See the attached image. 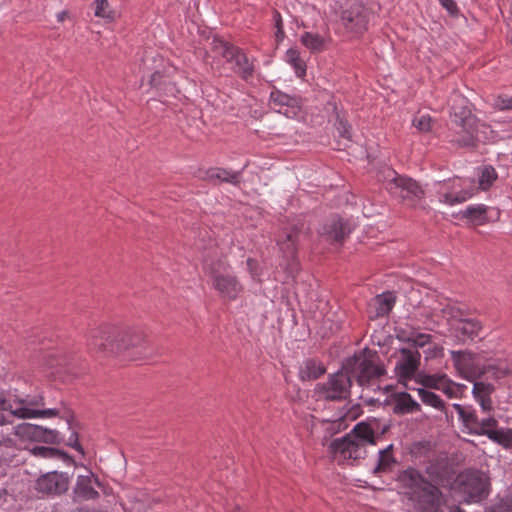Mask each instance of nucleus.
Returning <instances> with one entry per match:
<instances>
[{"label": "nucleus", "instance_id": "f257e3e1", "mask_svg": "<svg viewBox=\"0 0 512 512\" xmlns=\"http://www.w3.org/2000/svg\"><path fill=\"white\" fill-rule=\"evenodd\" d=\"M87 347L103 357L138 361L152 355L146 335L140 329L102 324L88 330Z\"/></svg>", "mask_w": 512, "mask_h": 512}, {"label": "nucleus", "instance_id": "f03ea898", "mask_svg": "<svg viewBox=\"0 0 512 512\" xmlns=\"http://www.w3.org/2000/svg\"><path fill=\"white\" fill-rule=\"evenodd\" d=\"M450 102V127L446 134L449 142L459 147H474L479 142L495 140V131L472 114L466 98L456 94Z\"/></svg>", "mask_w": 512, "mask_h": 512}, {"label": "nucleus", "instance_id": "7ed1b4c3", "mask_svg": "<svg viewBox=\"0 0 512 512\" xmlns=\"http://www.w3.org/2000/svg\"><path fill=\"white\" fill-rule=\"evenodd\" d=\"M398 482L405 489L411 512H439L441 492L418 470L408 468L402 471L398 476Z\"/></svg>", "mask_w": 512, "mask_h": 512}, {"label": "nucleus", "instance_id": "20e7f679", "mask_svg": "<svg viewBox=\"0 0 512 512\" xmlns=\"http://www.w3.org/2000/svg\"><path fill=\"white\" fill-rule=\"evenodd\" d=\"M375 444L374 429L369 424L360 422L344 437L334 439L329 449L339 464H345L364 458L367 447Z\"/></svg>", "mask_w": 512, "mask_h": 512}, {"label": "nucleus", "instance_id": "39448f33", "mask_svg": "<svg viewBox=\"0 0 512 512\" xmlns=\"http://www.w3.org/2000/svg\"><path fill=\"white\" fill-rule=\"evenodd\" d=\"M10 422L0 412V446L21 449L27 441L59 444L61 437L56 430L47 429L31 423L9 426Z\"/></svg>", "mask_w": 512, "mask_h": 512}, {"label": "nucleus", "instance_id": "423d86ee", "mask_svg": "<svg viewBox=\"0 0 512 512\" xmlns=\"http://www.w3.org/2000/svg\"><path fill=\"white\" fill-rule=\"evenodd\" d=\"M344 369L359 387L374 392L382 389L381 382L387 373L378 355L370 350H363L349 358Z\"/></svg>", "mask_w": 512, "mask_h": 512}, {"label": "nucleus", "instance_id": "0eeeda50", "mask_svg": "<svg viewBox=\"0 0 512 512\" xmlns=\"http://www.w3.org/2000/svg\"><path fill=\"white\" fill-rule=\"evenodd\" d=\"M451 358L459 375L470 381L489 374L491 378H499L505 374L506 368L486 363L484 356L470 351H451Z\"/></svg>", "mask_w": 512, "mask_h": 512}, {"label": "nucleus", "instance_id": "6e6552de", "mask_svg": "<svg viewBox=\"0 0 512 512\" xmlns=\"http://www.w3.org/2000/svg\"><path fill=\"white\" fill-rule=\"evenodd\" d=\"M207 271L212 280V287L221 299L231 302L237 300L242 294L243 285L225 263L212 264L207 268Z\"/></svg>", "mask_w": 512, "mask_h": 512}, {"label": "nucleus", "instance_id": "1a4fd4ad", "mask_svg": "<svg viewBox=\"0 0 512 512\" xmlns=\"http://www.w3.org/2000/svg\"><path fill=\"white\" fill-rule=\"evenodd\" d=\"M435 192L441 203L453 206L473 197L477 192V186L472 178L454 177L436 183Z\"/></svg>", "mask_w": 512, "mask_h": 512}, {"label": "nucleus", "instance_id": "9d476101", "mask_svg": "<svg viewBox=\"0 0 512 512\" xmlns=\"http://www.w3.org/2000/svg\"><path fill=\"white\" fill-rule=\"evenodd\" d=\"M351 387L352 380L343 366L341 371L329 376L326 382L317 384L314 393L320 399L341 400L348 397Z\"/></svg>", "mask_w": 512, "mask_h": 512}, {"label": "nucleus", "instance_id": "9b49d317", "mask_svg": "<svg viewBox=\"0 0 512 512\" xmlns=\"http://www.w3.org/2000/svg\"><path fill=\"white\" fill-rule=\"evenodd\" d=\"M9 405L16 407L20 412H14L15 409H9V412L19 419L32 418H51L58 415L57 409H39L44 405L42 396L18 398L17 396L9 397Z\"/></svg>", "mask_w": 512, "mask_h": 512}, {"label": "nucleus", "instance_id": "f8f14e48", "mask_svg": "<svg viewBox=\"0 0 512 512\" xmlns=\"http://www.w3.org/2000/svg\"><path fill=\"white\" fill-rule=\"evenodd\" d=\"M370 11L361 3L343 7L339 14L341 26L349 33L361 34L367 30Z\"/></svg>", "mask_w": 512, "mask_h": 512}, {"label": "nucleus", "instance_id": "ddd939ff", "mask_svg": "<svg viewBox=\"0 0 512 512\" xmlns=\"http://www.w3.org/2000/svg\"><path fill=\"white\" fill-rule=\"evenodd\" d=\"M459 483L463 493L473 501H478L488 494V478L479 471H467L459 475Z\"/></svg>", "mask_w": 512, "mask_h": 512}, {"label": "nucleus", "instance_id": "4468645a", "mask_svg": "<svg viewBox=\"0 0 512 512\" xmlns=\"http://www.w3.org/2000/svg\"><path fill=\"white\" fill-rule=\"evenodd\" d=\"M450 315L453 318L451 330L459 340L471 339L479 337L483 331L481 321L475 318H463L462 313L458 310L450 309Z\"/></svg>", "mask_w": 512, "mask_h": 512}, {"label": "nucleus", "instance_id": "2eb2a0df", "mask_svg": "<svg viewBox=\"0 0 512 512\" xmlns=\"http://www.w3.org/2000/svg\"><path fill=\"white\" fill-rule=\"evenodd\" d=\"M219 53L227 62L234 63L235 71L243 78L246 79L253 74V65L238 47L222 42L219 45Z\"/></svg>", "mask_w": 512, "mask_h": 512}, {"label": "nucleus", "instance_id": "dca6fc26", "mask_svg": "<svg viewBox=\"0 0 512 512\" xmlns=\"http://www.w3.org/2000/svg\"><path fill=\"white\" fill-rule=\"evenodd\" d=\"M270 104L278 113L285 115L287 118H296L302 108L299 97L291 96L277 89L270 93Z\"/></svg>", "mask_w": 512, "mask_h": 512}, {"label": "nucleus", "instance_id": "f3484780", "mask_svg": "<svg viewBox=\"0 0 512 512\" xmlns=\"http://www.w3.org/2000/svg\"><path fill=\"white\" fill-rule=\"evenodd\" d=\"M399 352L395 370L401 379L410 380L419 368L421 355L417 350L407 348H402Z\"/></svg>", "mask_w": 512, "mask_h": 512}, {"label": "nucleus", "instance_id": "a211bd4d", "mask_svg": "<svg viewBox=\"0 0 512 512\" xmlns=\"http://www.w3.org/2000/svg\"><path fill=\"white\" fill-rule=\"evenodd\" d=\"M350 232L347 222L339 217H333L323 225L320 235L330 243H341Z\"/></svg>", "mask_w": 512, "mask_h": 512}, {"label": "nucleus", "instance_id": "6ab92c4d", "mask_svg": "<svg viewBox=\"0 0 512 512\" xmlns=\"http://www.w3.org/2000/svg\"><path fill=\"white\" fill-rule=\"evenodd\" d=\"M36 489L42 493L61 494L68 489V479L62 473L50 472L37 480Z\"/></svg>", "mask_w": 512, "mask_h": 512}, {"label": "nucleus", "instance_id": "aec40b11", "mask_svg": "<svg viewBox=\"0 0 512 512\" xmlns=\"http://www.w3.org/2000/svg\"><path fill=\"white\" fill-rule=\"evenodd\" d=\"M393 181L398 190L396 193L402 199L416 201L423 198L424 192L416 181L403 176H397Z\"/></svg>", "mask_w": 512, "mask_h": 512}, {"label": "nucleus", "instance_id": "412c9836", "mask_svg": "<svg viewBox=\"0 0 512 512\" xmlns=\"http://www.w3.org/2000/svg\"><path fill=\"white\" fill-rule=\"evenodd\" d=\"M297 238L296 231H291L285 235V239L279 243L280 250L288 260L289 274L293 277L294 273L298 270V263L296 261L297 251Z\"/></svg>", "mask_w": 512, "mask_h": 512}, {"label": "nucleus", "instance_id": "4be33fe9", "mask_svg": "<svg viewBox=\"0 0 512 512\" xmlns=\"http://www.w3.org/2000/svg\"><path fill=\"white\" fill-rule=\"evenodd\" d=\"M393 411L395 414H412L421 411L420 404L407 392L393 394Z\"/></svg>", "mask_w": 512, "mask_h": 512}, {"label": "nucleus", "instance_id": "5701e85b", "mask_svg": "<svg viewBox=\"0 0 512 512\" xmlns=\"http://www.w3.org/2000/svg\"><path fill=\"white\" fill-rule=\"evenodd\" d=\"M395 296L391 292H386L376 296L370 303V309L374 310L371 318L383 317L389 314L395 304Z\"/></svg>", "mask_w": 512, "mask_h": 512}, {"label": "nucleus", "instance_id": "b1692460", "mask_svg": "<svg viewBox=\"0 0 512 512\" xmlns=\"http://www.w3.org/2000/svg\"><path fill=\"white\" fill-rule=\"evenodd\" d=\"M330 37L328 35H320L314 32H304L300 37V42L308 49L311 53H319L326 49Z\"/></svg>", "mask_w": 512, "mask_h": 512}, {"label": "nucleus", "instance_id": "393cba45", "mask_svg": "<svg viewBox=\"0 0 512 512\" xmlns=\"http://www.w3.org/2000/svg\"><path fill=\"white\" fill-rule=\"evenodd\" d=\"M453 408L457 412L459 418L462 420L467 432L469 434H476V430L480 429V419L476 411L470 408H465L460 404H453Z\"/></svg>", "mask_w": 512, "mask_h": 512}, {"label": "nucleus", "instance_id": "a878e982", "mask_svg": "<svg viewBox=\"0 0 512 512\" xmlns=\"http://www.w3.org/2000/svg\"><path fill=\"white\" fill-rule=\"evenodd\" d=\"M92 482L93 479L90 475L78 476L74 489L76 498L81 500L96 499L99 496V493L94 489Z\"/></svg>", "mask_w": 512, "mask_h": 512}, {"label": "nucleus", "instance_id": "bb28decb", "mask_svg": "<svg viewBox=\"0 0 512 512\" xmlns=\"http://www.w3.org/2000/svg\"><path fill=\"white\" fill-rule=\"evenodd\" d=\"M326 372L325 366L314 359L305 360L299 369V378L302 381L315 380Z\"/></svg>", "mask_w": 512, "mask_h": 512}, {"label": "nucleus", "instance_id": "cd10ccee", "mask_svg": "<svg viewBox=\"0 0 512 512\" xmlns=\"http://www.w3.org/2000/svg\"><path fill=\"white\" fill-rule=\"evenodd\" d=\"M205 179L209 181L219 180L237 185L240 182V173L222 168H212L206 172Z\"/></svg>", "mask_w": 512, "mask_h": 512}, {"label": "nucleus", "instance_id": "c85d7f7f", "mask_svg": "<svg viewBox=\"0 0 512 512\" xmlns=\"http://www.w3.org/2000/svg\"><path fill=\"white\" fill-rule=\"evenodd\" d=\"M286 62L289 63L295 70L298 77L306 75V64L301 58L300 51L296 48H290L285 53Z\"/></svg>", "mask_w": 512, "mask_h": 512}, {"label": "nucleus", "instance_id": "c756f323", "mask_svg": "<svg viewBox=\"0 0 512 512\" xmlns=\"http://www.w3.org/2000/svg\"><path fill=\"white\" fill-rule=\"evenodd\" d=\"M31 453L34 456L41 457V458H55V459H60L67 463L72 461L71 457L68 454H66L65 452H63L59 449H55V448H51V447L36 446L33 449H31Z\"/></svg>", "mask_w": 512, "mask_h": 512}, {"label": "nucleus", "instance_id": "7c9ffc66", "mask_svg": "<svg viewBox=\"0 0 512 512\" xmlns=\"http://www.w3.org/2000/svg\"><path fill=\"white\" fill-rule=\"evenodd\" d=\"M392 450L393 445H389L387 448L379 452V459L376 467L374 468V473L378 474L391 470V468L395 464V459L393 457Z\"/></svg>", "mask_w": 512, "mask_h": 512}, {"label": "nucleus", "instance_id": "2f4dec72", "mask_svg": "<svg viewBox=\"0 0 512 512\" xmlns=\"http://www.w3.org/2000/svg\"><path fill=\"white\" fill-rule=\"evenodd\" d=\"M417 382L426 388L440 390L441 388H443V384L447 383V375H419Z\"/></svg>", "mask_w": 512, "mask_h": 512}, {"label": "nucleus", "instance_id": "473e14b6", "mask_svg": "<svg viewBox=\"0 0 512 512\" xmlns=\"http://www.w3.org/2000/svg\"><path fill=\"white\" fill-rule=\"evenodd\" d=\"M418 395L421 399V401L428 405V406H431L435 409H438L440 411H443L444 408H445V403L443 402V400L437 395L435 394L434 392H431L429 390H426L424 388H419L418 389Z\"/></svg>", "mask_w": 512, "mask_h": 512}, {"label": "nucleus", "instance_id": "72a5a7b5", "mask_svg": "<svg viewBox=\"0 0 512 512\" xmlns=\"http://www.w3.org/2000/svg\"><path fill=\"white\" fill-rule=\"evenodd\" d=\"M489 439L493 442L508 449L512 446V429L511 428H500L496 429L494 433L489 435Z\"/></svg>", "mask_w": 512, "mask_h": 512}, {"label": "nucleus", "instance_id": "f704fd0d", "mask_svg": "<svg viewBox=\"0 0 512 512\" xmlns=\"http://www.w3.org/2000/svg\"><path fill=\"white\" fill-rule=\"evenodd\" d=\"M95 16L112 21L115 18V12L111 9L108 0H96L93 3Z\"/></svg>", "mask_w": 512, "mask_h": 512}, {"label": "nucleus", "instance_id": "c9c22d12", "mask_svg": "<svg viewBox=\"0 0 512 512\" xmlns=\"http://www.w3.org/2000/svg\"><path fill=\"white\" fill-rule=\"evenodd\" d=\"M497 178L495 169L492 166H485L481 171L479 187L482 190L489 189Z\"/></svg>", "mask_w": 512, "mask_h": 512}, {"label": "nucleus", "instance_id": "e433bc0d", "mask_svg": "<svg viewBox=\"0 0 512 512\" xmlns=\"http://www.w3.org/2000/svg\"><path fill=\"white\" fill-rule=\"evenodd\" d=\"M465 388V385L455 383L447 377V383L443 384V388H441L440 391L449 398H459Z\"/></svg>", "mask_w": 512, "mask_h": 512}, {"label": "nucleus", "instance_id": "4c0bfd02", "mask_svg": "<svg viewBox=\"0 0 512 512\" xmlns=\"http://www.w3.org/2000/svg\"><path fill=\"white\" fill-rule=\"evenodd\" d=\"M493 391H494V386L492 384L480 382V381H476V380L474 381L473 395L476 400L481 399V398L490 397L491 394L493 393Z\"/></svg>", "mask_w": 512, "mask_h": 512}, {"label": "nucleus", "instance_id": "58836bf2", "mask_svg": "<svg viewBox=\"0 0 512 512\" xmlns=\"http://www.w3.org/2000/svg\"><path fill=\"white\" fill-rule=\"evenodd\" d=\"M479 426H480V429L476 430L475 435H479V436L485 435L489 438V435H491V433H494V431L497 429L498 421L494 417H488V418L482 419L480 421Z\"/></svg>", "mask_w": 512, "mask_h": 512}, {"label": "nucleus", "instance_id": "ea45409f", "mask_svg": "<svg viewBox=\"0 0 512 512\" xmlns=\"http://www.w3.org/2000/svg\"><path fill=\"white\" fill-rule=\"evenodd\" d=\"M492 106L499 111L512 110V96L507 94H498L493 97Z\"/></svg>", "mask_w": 512, "mask_h": 512}, {"label": "nucleus", "instance_id": "a19ab883", "mask_svg": "<svg viewBox=\"0 0 512 512\" xmlns=\"http://www.w3.org/2000/svg\"><path fill=\"white\" fill-rule=\"evenodd\" d=\"M486 209L483 205H476V206H468L464 212V217L473 220V221H479L481 220L485 215Z\"/></svg>", "mask_w": 512, "mask_h": 512}, {"label": "nucleus", "instance_id": "79ce46f5", "mask_svg": "<svg viewBox=\"0 0 512 512\" xmlns=\"http://www.w3.org/2000/svg\"><path fill=\"white\" fill-rule=\"evenodd\" d=\"M424 354H425V359L428 360V359H434V358H439V357H442L443 356V352H444V348L436 343V342H433L431 341L425 348H424Z\"/></svg>", "mask_w": 512, "mask_h": 512}, {"label": "nucleus", "instance_id": "37998d69", "mask_svg": "<svg viewBox=\"0 0 512 512\" xmlns=\"http://www.w3.org/2000/svg\"><path fill=\"white\" fill-rule=\"evenodd\" d=\"M408 341L412 343L415 348H425L431 341L432 337L425 333H416L408 338Z\"/></svg>", "mask_w": 512, "mask_h": 512}, {"label": "nucleus", "instance_id": "c03bdc74", "mask_svg": "<svg viewBox=\"0 0 512 512\" xmlns=\"http://www.w3.org/2000/svg\"><path fill=\"white\" fill-rule=\"evenodd\" d=\"M413 125L422 132H428L432 127V119L428 114L415 116Z\"/></svg>", "mask_w": 512, "mask_h": 512}, {"label": "nucleus", "instance_id": "a18cd8bd", "mask_svg": "<svg viewBox=\"0 0 512 512\" xmlns=\"http://www.w3.org/2000/svg\"><path fill=\"white\" fill-rule=\"evenodd\" d=\"M247 269L253 280L260 282L262 271L259 263L254 259H247Z\"/></svg>", "mask_w": 512, "mask_h": 512}, {"label": "nucleus", "instance_id": "49530a36", "mask_svg": "<svg viewBox=\"0 0 512 512\" xmlns=\"http://www.w3.org/2000/svg\"><path fill=\"white\" fill-rule=\"evenodd\" d=\"M150 84L158 89H161V86L170 85V81L164 77L160 71H156L151 75Z\"/></svg>", "mask_w": 512, "mask_h": 512}, {"label": "nucleus", "instance_id": "de8ad7c7", "mask_svg": "<svg viewBox=\"0 0 512 512\" xmlns=\"http://www.w3.org/2000/svg\"><path fill=\"white\" fill-rule=\"evenodd\" d=\"M329 427L327 430H331L334 433L340 432L344 430L347 427L346 419L345 417H340L336 420L328 422Z\"/></svg>", "mask_w": 512, "mask_h": 512}, {"label": "nucleus", "instance_id": "09e8293b", "mask_svg": "<svg viewBox=\"0 0 512 512\" xmlns=\"http://www.w3.org/2000/svg\"><path fill=\"white\" fill-rule=\"evenodd\" d=\"M441 6L447 10V12L452 15L456 16L459 12L458 6L454 0H438Z\"/></svg>", "mask_w": 512, "mask_h": 512}, {"label": "nucleus", "instance_id": "8fccbe9b", "mask_svg": "<svg viewBox=\"0 0 512 512\" xmlns=\"http://www.w3.org/2000/svg\"><path fill=\"white\" fill-rule=\"evenodd\" d=\"M337 130L341 137L345 139L351 138V127L347 122L340 120L338 122Z\"/></svg>", "mask_w": 512, "mask_h": 512}, {"label": "nucleus", "instance_id": "3c124183", "mask_svg": "<svg viewBox=\"0 0 512 512\" xmlns=\"http://www.w3.org/2000/svg\"><path fill=\"white\" fill-rule=\"evenodd\" d=\"M67 445L72 447V448H74L75 450H77L81 454H84L83 448H82V446L80 445V443L78 441V436H77L76 433H72L71 434V436L67 440Z\"/></svg>", "mask_w": 512, "mask_h": 512}, {"label": "nucleus", "instance_id": "603ef678", "mask_svg": "<svg viewBox=\"0 0 512 512\" xmlns=\"http://www.w3.org/2000/svg\"><path fill=\"white\" fill-rule=\"evenodd\" d=\"M8 402H9V397L8 398H4L0 394V412L1 411H8L9 412V409H15L14 412H16V413L20 412L19 409H16V407H13V406L9 405Z\"/></svg>", "mask_w": 512, "mask_h": 512}, {"label": "nucleus", "instance_id": "864d4df0", "mask_svg": "<svg viewBox=\"0 0 512 512\" xmlns=\"http://www.w3.org/2000/svg\"><path fill=\"white\" fill-rule=\"evenodd\" d=\"M481 406L482 410L488 412L492 409V400L491 396L486 398H481L476 400Z\"/></svg>", "mask_w": 512, "mask_h": 512}, {"label": "nucleus", "instance_id": "5fc2aeb1", "mask_svg": "<svg viewBox=\"0 0 512 512\" xmlns=\"http://www.w3.org/2000/svg\"><path fill=\"white\" fill-rule=\"evenodd\" d=\"M275 25L278 33H281V36L284 37L282 18L278 12L275 13Z\"/></svg>", "mask_w": 512, "mask_h": 512}, {"label": "nucleus", "instance_id": "6e6d98bb", "mask_svg": "<svg viewBox=\"0 0 512 512\" xmlns=\"http://www.w3.org/2000/svg\"><path fill=\"white\" fill-rule=\"evenodd\" d=\"M68 17V13L66 11H62L57 14V20L59 22H63Z\"/></svg>", "mask_w": 512, "mask_h": 512}, {"label": "nucleus", "instance_id": "4d7b16f0", "mask_svg": "<svg viewBox=\"0 0 512 512\" xmlns=\"http://www.w3.org/2000/svg\"><path fill=\"white\" fill-rule=\"evenodd\" d=\"M275 36H276L278 41L282 40L284 38V37L281 36V33H278V30L276 31Z\"/></svg>", "mask_w": 512, "mask_h": 512}, {"label": "nucleus", "instance_id": "13d9d810", "mask_svg": "<svg viewBox=\"0 0 512 512\" xmlns=\"http://www.w3.org/2000/svg\"><path fill=\"white\" fill-rule=\"evenodd\" d=\"M450 512H464V511H462V510H461V509H459V508H456V509H454V510H451Z\"/></svg>", "mask_w": 512, "mask_h": 512}, {"label": "nucleus", "instance_id": "bf43d9fd", "mask_svg": "<svg viewBox=\"0 0 512 512\" xmlns=\"http://www.w3.org/2000/svg\"><path fill=\"white\" fill-rule=\"evenodd\" d=\"M165 90H166L167 92H171V93H172V92H173V90H174V88H173V87H169V88H167V89H165Z\"/></svg>", "mask_w": 512, "mask_h": 512}, {"label": "nucleus", "instance_id": "052dcab7", "mask_svg": "<svg viewBox=\"0 0 512 512\" xmlns=\"http://www.w3.org/2000/svg\"><path fill=\"white\" fill-rule=\"evenodd\" d=\"M235 512H244V511L242 509H240L239 507H237Z\"/></svg>", "mask_w": 512, "mask_h": 512}]
</instances>
